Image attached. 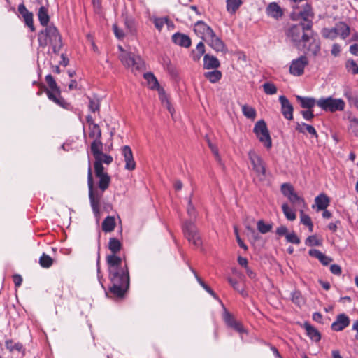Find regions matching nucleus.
Listing matches in <instances>:
<instances>
[{
  "label": "nucleus",
  "instance_id": "37998d69",
  "mask_svg": "<svg viewBox=\"0 0 358 358\" xmlns=\"http://www.w3.org/2000/svg\"><path fill=\"white\" fill-rule=\"evenodd\" d=\"M281 192L287 199L295 193L294 187L289 183H283L281 185Z\"/></svg>",
  "mask_w": 358,
  "mask_h": 358
},
{
  "label": "nucleus",
  "instance_id": "9b49d317",
  "mask_svg": "<svg viewBox=\"0 0 358 358\" xmlns=\"http://www.w3.org/2000/svg\"><path fill=\"white\" fill-rule=\"evenodd\" d=\"M253 132L257 138L262 143L266 148H268V129L264 120H260L255 123Z\"/></svg>",
  "mask_w": 358,
  "mask_h": 358
},
{
  "label": "nucleus",
  "instance_id": "6ab92c4d",
  "mask_svg": "<svg viewBox=\"0 0 358 358\" xmlns=\"http://www.w3.org/2000/svg\"><path fill=\"white\" fill-rule=\"evenodd\" d=\"M336 33V36H340L342 39L347 38L350 34V27L343 22H339L333 27Z\"/></svg>",
  "mask_w": 358,
  "mask_h": 358
},
{
  "label": "nucleus",
  "instance_id": "680f3d73",
  "mask_svg": "<svg viewBox=\"0 0 358 358\" xmlns=\"http://www.w3.org/2000/svg\"><path fill=\"white\" fill-rule=\"evenodd\" d=\"M350 104H353L358 109V93L355 95H347Z\"/></svg>",
  "mask_w": 358,
  "mask_h": 358
},
{
  "label": "nucleus",
  "instance_id": "393cba45",
  "mask_svg": "<svg viewBox=\"0 0 358 358\" xmlns=\"http://www.w3.org/2000/svg\"><path fill=\"white\" fill-rule=\"evenodd\" d=\"M329 199L325 194H320L315 199L317 210H325L329 205Z\"/></svg>",
  "mask_w": 358,
  "mask_h": 358
},
{
  "label": "nucleus",
  "instance_id": "7c9ffc66",
  "mask_svg": "<svg viewBox=\"0 0 358 358\" xmlns=\"http://www.w3.org/2000/svg\"><path fill=\"white\" fill-rule=\"evenodd\" d=\"M284 10L276 3H270V15L278 20L283 16Z\"/></svg>",
  "mask_w": 358,
  "mask_h": 358
},
{
  "label": "nucleus",
  "instance_id": "f8f14e48",
  "mask_svg": "<svg viewBox=\"0 0 358 358\" xmlns=\"http://www.w3.org/2000/svg\"><path fill=\"white\" fill-rule=\"evenodd\" d=\"M308 61L306 57L301 56L299 58L293 60L290 66L289 71L294 76H301L303 73L304 68L308 65Z\"/></svg>",
  "mask_w": 358,
  "mask_h": 358
},
{
  "label": "nucleus",
  "instance_id": "a211bd4d",
  "mask_svg": "<svg viewBox=\"0 0 358 358\" xmlns=\"http://www.w3.org/2000/svg\"><path fill=\"white\" fill-rule=\"evenodd\" d=\"M350 324L349 317L345 314H340L337 316L336 320L331 324L333 330L339 331H342Z\"/></svg>",
  "mask_w": 358,
  "mask_h": 358
},
{
  "label": "nucleus",
  "instance_id": "2eb2a0df",
  "mask_svg": "<svg viewBox=\"0 0 358 358\" xmlns=\"http://www.w3.org/2000/svg\"><path fill=\"white\" fill-rule=\"evenodd\" d=\"M279 101L281 105V113L284 117L288 120H293L294 108L292 103L285 96H280Z\"/></svg>",
  "mask_w": 358,
  "mask_h": 358
},
{
  "label": "nucleus",
  "instance_id": "79ce46f5",
  "mask_svg": "<svg viewBox=\"0 0 358 358\" xmlns=\"http://www.w3.org/2000/svg\"><path fill=\"white\" fill-rule=\"evenodd\" d=\"M39 264L43 268H50L53 264V259L45 253H43V255L39 258Z\"/></svg>",
  "mask_w": 358,
  "mask_h": 358
},
{
  "label": "nucleus",
  "instance_id": "e433bc0d",
  "mask_svg": "<svg viewBox=\"0 0 358 358\" xmlns=\"http://www.w3.org/2000/svg\"><path fill=\"white\" fill-rule=\"evenodd\" d=\"M6 347L8 350H9L10 352H13L15 350L22 352H24V349L22 343L17 342L14 343V341L11 339L7 340L6 341Z\"/></svg>",
  "mask_w": 358,
  "mask_h": 358
},
{
  "label": "nucleus",
  "instance_id": "72a5a7b5",
  "mask_svg": "<svg viewBox=\"0 0 358 358\" xmlns=\"http://www.w3.org/2000/svg\"><path fill=\"white\" fill-rule=\"evenodd\" d=\"M204 77L210 83H215L221 79L222 72L215 69L213 71L204 73Z\"/></svg>",
  "mask_w": 358,
  "mask_h": 358
},
{
  "label": "nucleus",
  "instance_id": "774afa93",
  "mask_svg": "<svg viewBox=\"0 0 358 358\" xmlns=\"http://www.w3.org/2000/svg\"><path fill=\"white\" fill-rule=\"evenodd\" d=\"M13 280L15 285V287H18L22 285V278L19 274H15L13 276Z\"/></svg>",
  "mask_w": 358,
  "mask_h": 358
},
{
  "label": "nucleus",
  "instance_id": "09e8293b",
  "mask_svg": "<svg viewBox=\"0 0 358 358\" xmlns=\"http://www.w3.org/2000/svg\"><path fill=\"white\" fill-rule=\"evenodd\" d=\"M320 48L319 43L315 40L310 42L309 46L307 48L308 52H310L311 54L316 55L320 51Z\"/></svg>",
  "mask_w": 358,
  "mask_h": 358
},
{
  "label": "nucleus",
  "instance_id": "aec40b11",
  "mask_svg": "<svg viewBox=\"0 0 358 358\" xmlns=\"http://www.w3.org/2000/svg\"><path fill=\"white\" fill-rule=\"evenodd\" d=\"M172 41L181 47L189 48L191 45L190 38L181 33H176L172 36Z\"/></svg>",
  "mask_w": 358,
  "mask_h": 358
},
{
  "label": "nucleus",
  "instance_id": "39448f33",
  "mask_svg": "<svg viewBox=\"0 0 358 358\" xmlns=\"http://www.w3.org/2000/svg\"><path fill=\"white\" fill-rule=\"evenodd\" d=\"M187 211L190 217V220L185 222L182 225L184 236L196 248L201 247L202 245L201 238L194 222L192 220V219L196 218V210L192 206L191 199L189 200Z\"/></svg>",
  "mask_w": 358,
  "mask_h": 358
},
{
  "label": "nucleus",
  "instance_id": "5701e85b",
  "mask_svg": "<svg viewBox=\"0 0 358 358\" xmlns=\"http://www.w3.org/2000/svg\"><path fill=\"white\" fill-rule=\"evenodd\" d=\"M113 161L112 156L102 152L100 155L94 158V169H96V165L101 166V169H104L103 164L109 165Z\"/></svg>",
  "mask_w": 358,
  "mask_h": 358
},
{
  "label": "nucleus",
  "instance_id": "4c0bfd02",
  "mask_svg": "<svg viewBox=\"0 0 358 358\" xmlns=\"http://www.w3.org/2000/svg\"><path fill=\"white\" fill-rule=\"evenodd\" d=\"M205 53V45L203 42H199L196 47V50L192 51V59L194 61H199Z\"/></svg>",
  "mask_w": 358,
  "mask_h": 358
},
{
  "label": "nucleus",
  "instance_id": "4be33fe9",
  "mask_svg": "<svg viewBox=\"0 0 358 358\" xmlns=\"http://www.w3.org/2000/svg\"><path fill=\"white\" fill-rule=\"evenodd\" d=\"M289 201L293 205L296 210L299 211L305 209L307 206L304 199L299 196L296 192L288 198Z\"/></svg>",
  "mask_w": 358,
  "mask_h": 358
},
{
  "label": "nucleus",
  "instance_id": "0eeeda50",
  "mask_svg": "<svg viewBox=\"0 0 358 358\" xmlns=\"http://www.w3.org/2000/svg\"><path fill=\"white\" fill-rule=\"evenodd\" d=\"M293 12L290 15V17L294 21H299L301 23L310 22L313 25V19L314 13L312 10L311 6L307 2L293 4Z\"/></svg>",
  "mask_w": 358,
  "mask_h": 358
},
{
  "label": "nucleus",
  "instance_id": "b1692460",
  "mask_svg": "<svg viewBox=\"0 0 358 358\" xmlns=\"http://www.w3.org/2000/svg\"><path fill=\"white\" fill-rule=\"evenodd\" d=\"M296 100L300 103V106L303 108L312 109L316 104L317 101L310 97H304L301 96H296Z\"/></svg>",
  "mask_w": 358,
  "mask_h": 358
},
{
  "label": "nucleus",
  "instance_id": "423d86ee",
  "mask_svg": "<svg viewBox=\"0 0 358 358\" xmlns=\"http://www.w3.org/2000/svg\"><path fill=\"white\" fill-rule=\"evenodd\" d=\"M45 80L49 88H47L43 85H40L41 87L44 88V92L47 94L48 98L60 107L67 109L69 103L62 97L61 90L52 76L50 74L47 75Z\"/></svg>",
  "mask_w": 358,
  "mask_h": 358
},
{
  "label": "nucleus",
  "instance_id": "6e6d98bb",
  "mask_svg": "<svg viewBox=\"0 0 358 358\" xmlns=\"http://www.w3.org/2000/svg\"><path fill=\"white\" fill-rule=\"evenodd\" d=\"M231 328L234 329L235 331H236L237 332H238L239 334H241V338L243 339V334H247V331L245 329V328L243 327V326L242 325V324L238 322V321H236L231 327Z\"/></svg>",
  "mask_w": 358,
  "mask_h": 358
},
{
  "label": "nucleus",
  "instance_id": "603ef678",
  "mask_svg": "<svg viewBox=\"0 0 358 358\" xmlns=\"http://www.w3.org/2000/svg\"><path fill=\"white\" fill-rule=\"evenodd\" d=\"M346 68L349 71H351L353 74L358 73V65L354 60H348L346 62Z\"/></svg>",
  "mask_w": 358,
  "mask_h": 358
},
{
  "label": "nucleus",
  "instance_id": "6e6552de",
  "mask_svg": "<svg viewBox=\"0 0 358 358\" xmlns=\"http://www.w3.org/2000/svg\"><path fill=\"white\" fill-rule=\"evenodd\" d=\"M317 105L325 111H342L345 108V102L341 99H334L331 96L321 98L317 101Z\"/></svg>",
  "mask_w": 358,
  "mask_h": 358
},
{
  "label": "nucleus",
  "instance_id": "f704fd0d",
  "mask_svg": "<svg viewBox=\"0 0 358 358\" xmlns=\"http://www.w3.org/2000/svg\"><path fill=\"white\" fill-rule=\"evenodd\" d=\"M144 78L148 81L152 90H159L160 86L156 77L152 73L148 72L144 74Z\"/></svg>",
  "mask_w": 358,
  "mask_h": 358
},
{
  "label": "nucleus",
  "instance_id": "052dcab7",
  "mask_svg": "<svg viewBox=\"0 0 358 358\" xmlns=\"http://www.w3.org/2000/svg\"><path fill=\"white\" fill-rule=\"evenodd\" d=\"M303 117L306 120H311L314 117L313 112L312 109H307V110H302L301 112Z\"/></svg>",
  "mask_w": 358,
  "mask_h": 358
},
{
  "label": "nucleus",
  "instance_id": "bf43d9fd",
  "mask_svg": "<svg viewBox=\"0 0 358 358\" xmlns=\"http://www.w3.org/2000/svg\"><path fill=\"white\" fill-rule=\"evenodd\" d=\"M113 29L115 36L117 38L121 39V38H124V31L121 29H120L116 24L113 25Z\"/></svg>",
  "mask_w": 358,
  "mask_h": 358
},
{
  "label": "nucleus",
  "instance_id": "ea45409f",
  "mask_svg": "<svg viewBox=\"0 0 358 358\" xmlns=\"http://www.w3.org/2000/svg\"><path fill=\"white\" fill-rule=\"evenodd\" d=\"M301 222L308 227L309 231L312 232L313 230V224L309 215L304 213V209L299 211Z\"/></svg>",
  "mask_w": 358,
  "mask_h": 358
},
{
  "label": "nucleus",
  "instance_id": "c756f323",
  "mask_svg": "<svg viewBox=\"0 0 358 358\" xmlns=\"http://www.w3.org/2000/svg\"><path fill=\"white\" fill-rule=\"evenodd\" d=\"M189 268L191 271L194 273L197 282L199 283V285L208 292L209 293L213 298L217 299L218 297L215 292L208 285H206L204 281L197 275L196 271L189 266Z\"/></svg>",
  "mask_w": 358,
  "mask_h": 358
},
{
  "label": "nucleus",
  "instance_id": "69168bd1",
  "mask_svg": "<svg viewBox=\"0 0 358 358\" xmlns=\"http://www.w3.org/2000/svg\"><path fill=\"white\" fill-rule=\"evenodd\" d=\"M331 272L336 275H340L341 274V268L338 264H332L330 266Z\"/></svg>",
  "mask_w": 358,
  "mask_h": 358
},
{
  "label": "nucleus",
  "instance_id": "a19ab883",
  "mask_svg": "<svg viewBox=\"0 0 358 358\" xmlns=\"http://www.w3.org/2000/svg\"><path fill=\"white\" fill-rule=\"evenodd\" d=\"M283 213L286 218L289 220L293 221L296 219L295 211L293 210L287 203H283L282 206Z\"/></svg>",
  "mask_w": 358,
  "mask_h": 358
},
{
  "label": "nucleus",
  "instance_id": "338daca9",
  "mask_svg": "<svg viewBox=\"0 0 358 358\" xmlns=\"http://www.w3.org/2000/svg\"><path fill=\"white\" fill-rule=\"evenodd\" d=\"M319 260L324 266H327L329 263H331L333 261V259L331 257L326 256L323 253L321 255Z\"/></svg>",
  "mask_w": 358,
  "mask_h": 358
},
{
  "label": "nucleus",
  "instance_id": "20e7f679",
  "mask_svg": "<svg viewBox=\"0 0 358 358\" xmlns=\"http://www.w3.org/2000/svg\"><path fill=\"white\" fill-rule=\"evenodd\" d=\"M38 41L39 45L42 48L50 45L55 54H58L63 46L62 36L57 28L53 24L47 26L44 29L39 31Z\"/></svg>",
  "mask_w": 358,
  "mask_h": 358
},
{
  "label": "nucleus",
  "instance_id": "f03ea898",
  "mask_svg": "<svg viewBox=\"0 0 358 358\" xmlns=\"http://www.w3.org/2000/svg\"><path fill=\"white\" fill-rule=\"evenodd\" d=\"M94 174L95 177L98 179V189H94L91 163L89 161L87 169L89 198L93 213L96 216H98L100 213V203L103 193L109 187L111 178L108 173L104 169H101L99 165H96Z\"/></svg>",
  "mask_w": 358,
  "mask_h": 358
},
{
  "label": "nucleus",
  "instance_id": "c9c22d12",
  "mask_svg": "<svg viewBox=\"0 0 358 358\" xmlns=\"http://www.w3.org/2000/svg\"><path fill=\"white\" fill-rule=\"evenodd\" d=\"M242 113L245 117L252 120H254L256 118L257 113L256 110L247 104L243 105L241 106Z\"/></svg>",
  "mask_w": 358,
  "mask_h": 358
},
{
  "label": "nucleus",
  "instance_id": "4d7b16f0",
  "mask_svg": "<svg viewBox=\"0 0 358 358\" xmlns=\"http://www.w3.org/2000/svg\"><path fill=\"white\" fill-rule=\"evenodd\" d=\"M90 104H89V108H90V110L93 112V113H95L96 111H99V108H100V104H99V101L98 99H92L90 98Z\"/></svg>",
  "mask_w": 358,
  "mask_h": 358
},
{
  "label": "nucleus",
  "instance_id": "49530a36",
  "mask_svg": "<svg viewBox=\"0 0 358 358\" xmlns=\"http://www.w3.org/2000/svg\"><path fill=\"white\" fill-rule=\"evenodd\" d=\"M169 22V17H155L153 19V23L157 29L159 31L162 29L165 22Z\"/></svg>",
  "mask_w": 358,
  "mask_h": 358
},
{
  "label": "nucleus",
  "instance_id": "412c9836",
  "mask_svg": "<svg viewBox=\"0 0 358 358\" xmlns=\"http://www.w3.org/2000/svg\"><path fill=\"white\" fill-rule=\"evenodd\" d=\"M220 66V61L214 56L208 54L204 55L203 68L205 69H215Z\"/></svg>",
  "mask_w": 358,
  "mask_h": 358
},
{
  "label": "nucleus",
  "instance_id": "dca6fc26",
  "mask_svg": "<svg viewBox=\"0 0 358 358\" xmlns=\"http://www.w3.org/2000/svg\"><path fill=\"white\" fill-rule=\"evenodd\" d=\"M206 42L216 52H226L227 48L224 42L217 37L215 33H213V36H210Z\"/></svg>",
  "mask_w": 358,
  "mask_h": 358
},
{
  "label": "nucleus",
  "instance_id": "1a4fd4ad",
  "mask_svg": "<svg viewBox=\"0 0 358 358\" xmlns=\"http://www.w3.org/2000/svg\"><path fill=\"white\" fill-rule=\"evenodd\" d=\"M120 59L124 66L131 69L132 71L140 70L143 66L142 59L130 52L123 51L120 55Z\"/></svg>",
  "mask_w": 358,
  "mask_h": 358
},
{
  "label": "nucleus",
  "instance_id": "473e14b6",
  "mask_svg": "<svg viewBox=\"0 0 358 358\" xmlns=\"http://www.w3.org/2000/svg\"><path fill=\"white\" fill-rule=\"evenodd\" d=\"M89 136L90 138H94V140H99L101 138V130L97 124L92 122V124L89 127Z\"/></svg>",
  "mask_w": 358,
  "mask_h": 358
},
{
  "label": "nucleus",
  "instance_id": "13d9d810",
  "mask_svg": "<svg viewBox=\"0 0 358 358\" xmlns=\"http://www.w3.org/2000/svg\"><path fill=\"white\" fill-rule=\"evenodd\" d=\"M224 320L226 324L231 327L237 320L234 319L233 315L228 312H225L224 315Z\"/></svg>",
  "mask_w": 358,
  "mask_h": 358
},
{
  "label": "nucleus",
  "instance_id": "c03bdc74",
  "mask_svg": "<svg viewBox=\"0 0 358 358\" xmlns=\"http://www.w3.org/2000/svg\"><path fill=\"white\" fill-rule=\"evenodd\" d=\"M322 36L327 39L334 40L336 36V33L334 28H324L321 31Z\"/></svg>",
  "mask_w": 358,
  "mask_h": 358
},
{
  "label": "nucleus",
  "instance_id": "0e129e2a",
  "mask_svg": "<svg viewBox=\"0 0 358 358\" xmlns=\"http://www.w3.org/2000/svg\"><path fill=\"white\" fill-rule=\"evenodd\" d=\"M246 229L248 230V234L251 236V237L253 238L255 241H257L259 238L257 233L252 227L250 225H246Z\"/></svg>",
  "mask_w": 358,
  "mask_h": 358
},
{
  "label": "nucleus",
  "instance_id": "58836bf2",
  "mask_svg": "<svg viewBox=\"0 0 358 358\" xmlns=\"http://www.w3.org/2000/svg\"><path fill=\"white\" fill-rule=\"evenodd\" d=\"M242 4L241 0H227V10L231 14H234Z\"/></svg>",
  "mask_w": 358,
  "mask_h": 358
},
{
  "label": "nucleus",
  "instance_id": "a878e982",
  "mask_svg": "<svg viewBox=\"0 0 358 358\" xmlns=\"http://www.w3.org/2000/svg\"><path fill=\"white\" fill-rule=\"evenodd\" d=\"M304 328L306 330L307 335L313 340L316 342L319 341L321 338L320 332L310 324L306 322L304 324Z\"/></svg>",
  "mask_w": 358,
  "mask_h": 358
},
{
  "label": "nucleus",
  "instance_id": "bb28decb",
  "mask_svg": "<svg viewBox=\"0 0 358 358\" xmlns=\"http://www.w3.org/2000/svg\"><path fill=\"white\" fill-rule=\"evenodd\" d=\"M102 230L107 233L114 230L115 227V220L114 217L107 216L102 222Z\"/></svg>",
  "mask_w": 358,
  "mask_h": 358
},
{
  "label": "nucleus",
  "instance_id": "7ed1b4c3",
  "mask_svg": "<svg viewBox=\"0 0 358 358\" xmlns=\"http://www.w3.org/2000/svg\"><path fill=\"white\" fill-rule=\"evenodd\" d=\"M313 25L308 23L299 22L292 24L287 31V38L293 42L295 45L300 48L301 45L305 47L313 37Z\"/></svg>",
  "mask_w": 358,
  "mask_h": 358
},
{
  "label": "nucleus",
  "instance_id": "5fc2aeb1",
  "mask_svg": "<svg viewBox=\"0 0 358 358\" xmlns=\"http://www.w3.org/2000/svg\"><path fill=\"white\" fill-rule=\"evenodd\" d=\"M285 238L287 241L289 243L296 245L300 243V239L294 232L288 233Z\"/></svg>",
  "mask_w": 358,
  "mask_h": 358
},
{
  "label": "nucleus",
  "instance_id": "e2e57ef3",
  "mask_svg": "<svg viewBox=\"0 0 358 358\" xmlns=\"http://www.w3.org/2000/svg\"><path fill=\"white\" fill-rule=\"evenodd\" d=\"M292 300L294 303L300 305L303 302V299L301 294L298 292H295L292 294Z\"/></svg>",
  "mask_w": 358,
  "mask_h": 358
},
{
  "label": "nucleus",
  "instance_id": "4468645a",
  "mask_svg": "<svg viewBox=\"0 0 358 358\" xmlns=\"http://www.w3.org/2000/svg\"><path fill=\"white\" fill-rule=\"evenodd\" d=\"M121 151L125 162V169L129 171L134 170L136 168V162L131 148L128 145H124L122 148Z\"/></svg>",
  "mask_w": 358,
  "mask_h": 358
},
{
  "label": "nucleus",
  "instance_id": "cd10ccee",
  "mask_svg": "<svg viewBox=\"0 0 358 358\" xmlns=\"http://www.w3.org/2000/svg\"><path fill=\"white\" fill-rule=\"evenodd\" d=\"M296 130L303 134L308 132L310 134L314 136L315 138H317V134L315 129L313 126L307 124L306 123H297Z\"/></svg>",
  "mask_w": 358,
  "mask_h": 358
},
{
  "label": "nucleus",
  "instance_id": "8fccbe9b",
  "mask_svg": "<svg viewBox=\"0 0 358 358\" xmlns=\"http://www.w3.org/2000/svg\"><path fill=\"white\" fill-rule=\"evenodd\" d=\"M306 244L309 246H319L322 243L316 236H310L306 238Z\"/></svg>",
  "mask_w": 358,
  "mask_h": 358
},
{
  "label": "nucleus",
  "instance_id": "2f4dec72",
  "mask_svg": "<svg viewBox=\"0 0 358 358\" xmlns=\"http://www.w3.org/2000/svg\"><path fill=\"white\" fill-rule=\"evenodd\" d=\"M103 143L99 140H94L90 145V150L94 156L96 158L97 156L100 155L103 152Z\"/></svg>",
  "mask_w": 358,
  "mask_h": 358
},
{
  "label": "nucleus",
  "instance_id": "f257e3e1",
  "mask_svg": "<svg viewBox=\"0 0 358 358\" xmlns=\"http://www.w3.org/2000/svg\"><path fill=\"white\" fill-rule=\"evenodd\" d=\"M121 248L122 243L118 239H109L108 249L111 254L106 258L110 282L109 291L118 298L123 297L129 287V268L126 260L116 255Z\"/></svg>",
  "mask_w": 358,
  "mask_h": 358
},
{
  "label": "nucleus",
  "instance_id": "9d476101",
  "mask_svg": "<svg viewBox=\"0 0 358 358\" xmlns=\"http://www.w3.org/2000/svg\"><path fill=\"white\" fill-rule=\"evenodd\" d=\"M249 159L252 166V169L256 173L259 180H263L266 178V164L262 158L254 151L250 150L248 152Z\"/></svg>",
  "mask_w": 358,
  "mask_h": 358
},
{
  "label": "nucleus",
  "instance_id": "3c124183",
  "mask_svg": "<svg viewBox=\"0 0 358 358\" xmlns=\"http://www.w3.org/2000/svg\"><path fill=\"white\" fill-rule=\"evenodd\" d=\"M257 228L259 233L266 234L268 232V224H266L263 220H260L257 223Z\"/></svg>",
  "mask_w": 358,
  "mask_h": 358
},
{
  "label": "nucleus",
  "instance_id": "a18cd8bd",
  "mask_svg": "<svg viewBox=\"0 0 358 358\" xmlns=\"http://www.w3.org/2000/svg\"><path fill=\"white\" fill-rule=\"evenodd\" d=\"M229 283L233 287V288L238 292L242 296H245L247 294L243 287L238 281L232 279L231 278H228Z\"/></svg>",
  "mask_w": 358,
  "mask_h": 358
},
{
  "label": "nucleus",
  "instance_id": "864d4df0",
  "mask_svg": "<svg viewBox=\"0 0 358 358\" xmlns=\"http://www.w3.org/2000/svg\"><path fill=\"white\" fill-rule=\"evenodd\" d=\"M349 129L352 134L358 136V119H352L350 120Z\"/></svg>",
  "mask_w": 358,
  "mask_h": 358
},
{
  "label": "nucleus",
  "instance_id": "de8ad7c7",
  "mask_svg": "<svg viewBox=\"0 0 358 358\" xmlns=\"http://www.w3.org/2000/svg\"><path fill=\"white\" fill-rule=\"evenodd\" d=\"M164 68L170 74L174 76L178 75V71L176 67L171 63L169 59H164Z\"/></svg>",
  "mask_w": 358,
  "mask_h": 358
},
{
  "label": "nucleus",
  "instance_id": "c85d7f7f",
  "mask_svg": "<svg viewBox=\"0 0 358 358\" xmlns=\"http://www.w3.org/2000/svg\"><path fill=\"white\" fill-rule=\"evenodd\" d=\"M38 17L41 24L46 27L50 21L48 8L45 6L40 7L38 12Z\"/></svg>",
  "mask_w": 358,
  "mask_h": 358
},
{
  "label": "nucleus",
  "instance_id": "ddd939ff",
  "mask_svg": "<svg viewBox=\"0 0 358 358\" xmlns=\"http://www.w3.org/2000/svg\"><path fill=\"white\" fill-rule=\"evenodd\" d=\"M194 30L195 33L205 41L210 36H213L214 31L203 21H198L196 22L194 24Z\"/></svg>",
  "mask_w": 358,
  "mask_h": 358
},
{
  "label": "nucleus",
  "instance_id": "f3484780",
  "mask_svg": "<svg viewBox=\"0 0 358 358\" xmlns=\"http://www.w3.org/2000/svg\"><path fill=\"white\" fill-rule=\"evenodd\" d=\"M18 11L24 18L26 25H27L31 31H35L33 21V14L29 12L25 7L24 3H21L18 6Z\"/></svg>",
  "mask_w": 358,
  "mask_h": 358
}]
</instances>
